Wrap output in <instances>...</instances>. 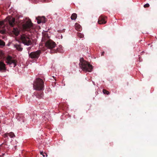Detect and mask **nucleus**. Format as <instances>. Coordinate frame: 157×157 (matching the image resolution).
Masks as SVG:
<instances>
[{"mask_svg": "<svg viewBox=\"0 0 157 157\" xmlns=\"http://www.w3.org/2000/svg\"><path fill=\"white\" fill-rule=\"evenodd\" d=\"M6 64L2 61L0 62V71L2 70H6Z\"/></svg>", "mask_w": 157, "mask_h": 157, "instance_id": "f8f14e48", "label": "nucleus"}, {"mask_svg": "<svg viewBox=\"0 0 157 157\" xmlns=\"http://www.w3.org/2000/svg\"><path fill=\"white\" fill-rule=\"evenodd\" d=\"M6 31L5 29H3L0 30V33L2 34H4L5 33Z\"/></svg>", "mask_w": 157, "mask_h": 157, "instance_id": "4be33fe9", "label": "nucleus"}, {"mask_svg": "<svg viewBox=\"0 0 157 157\" xmlns=\"http://www.w3.org/2000/svg\"><path fill=\"white\" fill-rule=\"evenodd\" d=\"M150 5L148 3L146 4H145L144 6V8L148 7Z\"/></svg>", "mask_w": 157, "mask_h": 157, "instance_id": "5701e85b", "label": "nucleus"}, {"mask_svg": "<svg viewBox=\"0 0 157 157\" xmlns=\"http://www.w3.org/2000/svg\"><path fill=\"white\" fill-rule=\"evenodd\" d=\"M33 25V24L32 23L31 21L29 19L22 25V28L24 30L29 31L31 29H32Z\"/></svg>", "mask_w": 157, "mask_h": 157, "instance_id": "423d86ee", "label": "nucleus"}, {"mask_svg": "<svg viewBox=\"0 0 157 157\" xmlns=\"http://www.w3.org/2000/svg\"><path fill=\"white\" fill-rule=\"evenodd\" d=\"M5 155L4 153L2 155H0V157H3V156Z\"/></svg>", "mask_w": 157, "mask_h": 157, "instance_id": "bb28decb", "label": "nucleus"}, {"mask_svg": "<svg viewBox=\"0 0 157 157\" xmlns=\"http://www.w3.org/2000/svg\"><path fill=\"white\" fill-rule=\"evenodd\" d=\"M45 18L44 17H39L36 18V19L37 20V23L39 24L41 23V22L45 23Z\"/></svg>", "mask_w": 157, "mask_h": 157, "instance_id": "9b49d317", "label": "nucleus"}, {"mask_svg": "<svg viewBox=\"0 0 157 157\" xmlns=\"http://www.w3.org/2000/svg\"><path fill=\"white\" fill-rule=\"evenodd\" d=\"M45 45L47 48L51 49L50 52L52 54L59 52L58 48H57V49H52L56 46V44L54 42L51 40L47 41L46 42Z\"/></svg>", "mask_w": 157, "mask_h": 157, "instance_id": "20e7f679", "label": "nucleus"}, {"mask_svg": "<svg viewBox=\"0 0 157 157\" xmlns=\"http://www.w3.org/2000/svg\"><path fill=\"white\" fill-rule=\"evenodd\" d=\"M104 53H105L104 52H102L101 54V56H104Z\"/></svg>", "mask_w": 157, "mask_h": 157, "instance_id": "a878e982", "label": "nucleus"}, {"mask_svg": "<svg viewBox=\"0 0 157 157\" xmlns=\"http://www.w3.org/2000/svg\"><path fill=\"white\" fill-rule=\"evenodd\" d=\"M77 35L78 37L80 38H82L84 37V35L80 33H78Z\"/></svg>", "mask_w": 157, "mask_h": 157, "instance_id": "aec40b11", "label": "nucleus"}, {"mask_svg": "<svg viewBox=\"0 0 157 157\" xmlns=\"http://www.w3.org/2000/svg\"><path fill=\"white\" fill-rule=\"evenodd\" d=\"M17 62L15 59H13L12 57L9 56H7L6 59V63L10 65L13 64L14 67L17 65Z\"/></svg>", "mask_w": 157, "mask_h": 157, "instance_id": "6e6552de", "label": "nucleus"}, {"mask_svg": "<svg viewBox=\"0 0 157 157\" xmlns=\"http://www.w3.org/2000/svg\"><path fill=\"white\" fill-rule=\"evenodd\" d=\"M8 136V133H6L4 134V137L5 138L7 137Z\"/></svg>", "mask_w": 157, "mask_h": 157, "instance_id": "b1692460", "label": "nucleus"}, {"mask_svg": "<svg viewBox=\"0 0 157 157\" xmlns=\"http://www.w3.org/2000/svg\"><path fill=\"white\" fill-rule=\"evenodd\" d=\"M34 95L39 99L42 98L43 96V92L42 91L35 92Z\"/></svg>", "mask_w": 157, "mask_h": 157, "instance_id": "9d476101", "label": "nucleus"}, {"mask_svg": "<svg viewBox=\"0 0 157 157\" xmlns=\"http://www.w3.org/2000/svg\"><path fill=\"white\" fill-rule=\"evenodd\" d=\"M17 118L19 121L21 122V123L24 122V119L21 117L20 116H18Z\"/></svg>", "mask_w": 157, "mask_h": 157, "instance_id": "a211bd4d", "label": "nucleus"}, {"mask_svg": "<svg viewBox=\"0 0 157 157\" xmlns=\"http://www.w3.org/2000/svg\"><path fill=\"white\" fill-rule=\"evenodd\" d=\"M5 45V42L2 40H0V46H4Z\"/></svg>", "mask_w": 157, "mask_h": 157, "instance_id": "6ab92c4d", "label": "nucleus"}, {"mask_svg": "<svg viewBox=\"0 0 157 157\" xmlns=\"http://www.w3.org/2000/svg\"><path fill=\"white\" fill-rule=\"evenodd\" d=\"M16 146H15V147H14V148H15V149H16Z\"/></svg>", "mask_w": 157, "mask_h": 157, "instance_id": "c85d7f7f", "label": "nucleus"}, {"mask_svg": "<svg viewBox=\"0 0 157 157\" xmlns=\"http://www.w3.org/2000/svg\"><path fill=\"white\" fill-rule=\"evenodd\" d=\"M77 17V15L75 13H73L71 17V18L72 20H75L76 19Z\"/></svg>", "mask_w": 157, "mask_h": 157, "instance_id": "2eb2a0df", "label": "nucleus"}, {"mask_svg": "<svg viewBox=\"0 0 157 157\" xmlns=\"http://www.w3.org/2000/svg\"><path fill=\"white\" fill-rule=\"evenodd\" d=\"M41 53V51L38 50L36 52H31L29 54V56L33 59H37Z\"/></svg>", "mask_w": 157, "mask_h": 157, "instance_id": "0eeeda50", "label": "nucleus"}, {"mask_svg": "<svg viewBox=\"0 0 157 157\" xmlns=\"http://www.w3.org/2000/svg\"><path fill=\"white\" fill-rule=\"evenodd\" d=\"M107 17L102 15H101L99 17L98 21V23L99 24H104L106 23V19Z\"/></svg>", "mask_w": 157, "mask_h": 157, "instance_id": "1a4fd4ad", "label": "nucleus"}, {"mask_svg": "<svg viewBox=\"0 0 157 157\" xmlns=\"http://www.w3.org/2000/svg\"><path fill=\"white\" fill-rule=\"evenodd\" d=\"M44 153L43 152V151H40V154L41 155H43V154Z\"/></svg>", "mask_w": 157, "mask_h": 157, "instance_id": "cd10ccee", "label": "nucleus"}, {"mask_svg": "<svg viewBox=\"0 0 157 157\" xmlns=\"http://www.w3.org/2000/svg\"><path fill=\"white\" fill-rule=\"evenodd\" d=\"M44 82L40 78H37L34 82L33 87L35 90H42L44 89Z\"/></svg>", "mask_w": 157, "mask_h": 157, "instance_id": "7ed1b4c3", "label": "nucleus"}, {"mask_svg": "<svg viewBox=\"0 0 157 157\" xmlns=\"http://www.w3.org/2000/svg\"><path fill=\"white\" fill-rule=\"evenodd\" d=\"M21 39L23 44L27 45L32 44L31 39L29 35L23 34L21 36Z\"/></svg>", "mask_w": 157, "mask_h": 157, "instance_id": "39448f33", "label": "nucleus"}, {"mask_svg": "<svg viewBox=\"0 0 157 157\" xmlns=\"http://www.w3.org/2000/svg\"><path fill=\"white\" fill-rule=\"evenodd\" d=\"M8 21V23L10 26L12 27H13L12 31V33L16 36H17L19 34L20 30L17 27H14V26L15 25V18L11 17L7 18Z\"/></svg>", "mask_w": 157, "mask_h": 157, "instance_id": "f03ea898", "label": "nucleus"}, {"mask_svg": "<svg viewBox=\"0 0 157 157\" xmlns=\"http://www.w3.org/2000/svg\"><path fill=\"white\" fill-rule=\"evenodd\" d=\"M15 47L16 49L19 51H21L22 50V48L19 45H15Z\"/></svg>", "mask_w": 157, "mask_h": 157, "instance_id": "dca6fc26", "label": "nucleus"}, {"mask_svg": "<svg viewBox=\"0 0 157 157\" xmlns=\"http://www.w3.org/2000/svg\"><path fill=\"white\" fill-rule=\"evenodd\" d=\"M75 27L76 29L78 31H80L82 30V28L80 25L77 23H75Z\"/></svg>", "mask_w": 157, "mask_h": 157, "instance_id": "ddd939ff", "label": "nucleus"}, {"mask_svg": "<svg viewBox=\"0 0 157 157\" xmlns=\"http://www.w3.org/2000/svg\"><path fill=\"white\" fill-rule=\"evenodd\" d=\"M8 135L11 138H13L15 136L14 133L12 132L8 133Z\"/></svg>", "mask_w": 157, "mask_h": 157, "instance_id": "f3484780", "label": "nucleus"}, {"mask_svg": "<svg viewBox=\"0 0 157 157\" xmlns=\"http://www.w3.org/2000/svg\"><path fill=\"white\" fill-rule=\"evenodd\" d=\"M103 93L105 94H106L108 95V94H109V92L108 91L106 90L105 89L103 90Z\"/></svg>", "mask_w": 157, "mask_h": 157, "instance_id": "412c9836", "label": "nucleus"}, {"mask_svg": "<svg viewBox=\"0 0 157 157\" xmlns=\"http://www.w3.org/2000/svg\"><path fill=\"white\" fill-rule=\"evenodd\" d=\"M79 66L84 71L90 72L93 69L92 66L88 62L84 60L83 58L80 59Z\"/></svg>", "mask_w": 157, "mask_h": 157, "instance_id": "f257e3e1", "label": "nucleus"}, {"mask_svg": "<svg viewBox=\"0 0 157 157\" xmlns=\"http://www.w3.org/2000/svg\"><path fill=\"white\" fill-rule=\"evenodd\" d=\"M10 17H7L4 21H0V27H3L4 26V25L5 21H7L8 22V20L7 19V18Z\"/></svg>", "mask_w": 157, "mask_h": 157, "instance_id": "4468645a", "label": "nucleus"}, {"mask_svg": "<svg viewBox=\"0 0 157 157\" xmlns=\"http://www.w3.org/2000/svg\"><path fill=\"white\" fill-rule=\"evenodd\" d=\"M43 156L44 157H47L48 155H47V154L46 153H44L43 154Z\"/></svg>", "mask_w": 157, "mask_h": 157, "instance_id": "393cba45", "label": "nucleus"}]
</instances>
